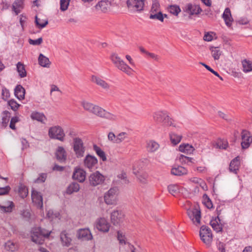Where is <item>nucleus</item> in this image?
I'll use <instances>...</instances> for the list:
<instances>
[{"label": "nucleus", "instance_id": "bf43d9fd", "mask_svg": "<svg viewBox=\"0 0 252 252\" xmlns=\"http://www.w3.org/2000/svg\"><path fill=\"white\" fill-rule=\"evenodd\" d=\"M19 121V118L17 117H13L11 118L9 127L12 129L15 130L16 129L15 124Z\"/></svg>", "mask_w": 252, "mask_h": 252}, {"label": "nucleus", "instance_id": "a18cd8bd", "mask_svg": "<svg viewBox=\"0 0 252 252\" xmlns=\"http://www.w3.org/2000/svg\"><path fill=\"white\" fill-rule=\"evenodd\" d=\"M93 81L104 89L107 90L109 88L110 85L104 80H93Z\"/></svg>", "mask_w": 252, "mask_h": 252}, {"label": "nucleus", "instance_id": "7ed1b4c3", "mask_svg": "<svg viewBox=\"0 0 252 252\" xmlns=\"http://www.w3.org/2000/svg\"><path fill=\"white\" fill-rule=\"evenodd\" d=\"M111 60L115 66L119 70L125 72L128 75H130L133 71L124 61L116 53H113L111 56Z\"/></svg>", "mask_w": 252, "mask_h": 252}, {"label": "nucleus", "instance_id": "052dcab7", "mask_svg": "<svg viewBox=\"0 0 252 252\" xmlns=\"http://www.w3.org/2000/svg\"><path fill=\"white\" fill-rule=\"evenodd\" d=\"M218 113L219 116L222 119H223L227 121H230L231 120V118L228 114H225L220 111H218Z\"/></svg>", "mask_w": 252, "mask_h": 252}, {"label": "nucleus", "instance_id": "79ce46f5", "mask_svg": "<svg viewBox=\"0 0 252 252\" xmlns=\"http://www.w3.org/2000/svg\"><path fill=\"white\" fill-rule=\"evenodd\" d=\"M228 146V142L224 139H219L215 146L219 149H226Z\"/></svg>", "mask_w": 252, "mask_h": 252}, {"label": "nucleus", "instance_id": "09e8293b", "mask_svg": "<svg viewBox=\"0 0 252 252\" xmlns=\"http://www.w3.org/2000/svg\"><path fill=\"white\" fill-rule=\"evenodd\" d=\"M168 10L171 14H173L176 16L178 15V14L181 11V9L179 6L176 5H170Z\"/></svg>", "mask_w": 252, "mask_h": 252}, {"label": "nucleus", "instance_id": "a878e982", "mask_svg": "<svg viewBox=\"0 0 252 252\" xmlns=\"http://www.w3.org/2000/svg\"><path fill=\"white\" fill-rule=\"evenodd\" d=\"M23 8V0H15L12 6V11L15 13V14L18 15Z\"/></svg>", "mask_w": 252, "mask_h": 252}, {"label": "nucleus", "instance_id": "680f3d73", "mask_svg": "<svg viewBox=\"0 0 252 252\" xmlns=\"http://www.w3.org/2000/svg\"><path fill=\"white\" fill-rule=\"evenodd\" d=\"M117 238L120 244H126V243L125 240V237L124 235H123L122 233L120 231H118Z\"/></svg>", "mask_w": 252, "mask_h": 252}, {"label": "nucleus", "instance_id": "9b49d317", "mask_svg": "<svg viewBox=\"0 0 252 252\" xmlns=\"http://www.w3.org/2000/svg\"><path fill=\"white\" fill-rule=\"evenodd\" d=\"M221 210L217 211V217L211 220L210 224L213 229L217 232H221L222 230V224L220 219V215L221 214Z\"/></svg>", "mask_w": 252, "mask_h": 252}, {"label": "nucleus", "instance_id": "dca6fc26", "mask_svg": "<svg viewBox=\"0 0 252 252\" xmlns=\"http://www.w3.org/2000/svg\"><path fill=\"white\" fill-rule=\"evenodd\" d=\"M185 11L190 15H197L202 11V9L198 5L188 3L185 7Z\"/></svg>", "mask_w": 252, "mask_h": 252}, {"label": "nucleus", "instance_id": "bb28decb", "mask_svg": "<svg viewBox=\"0 0 252 252\" xmlns=\"http://www.w3.org/2000/svg\"><path fill=\"white\" fill-rule=\"evenodd\" d=\"M56 157L60 162H64L66 158L65 151L62 147H59L56 152Z\"/></svg>", "mask_w": 252, "mask_h": 252}, {"label": "nucleus", "instance_id": "0e129e2a", "mask_svg": "<svg viewBox=\"0 0 252 252\" xmlns=\"http://www.w3.org/2000/svg\"><path fill=\"white\" fill-rule=\"evenodd\" d=\"M2 96L4 100H6L10 96V93L8 90L6 88H3L2 90Z\"/></svg>", "mask_w": 252, "mask_h": 252}, {"label": "nucleus", "instance_id": "cd10ccee", "mask_svg": "<svg viewBox=\"0 0 252 252\" xmlns=\"http://www.w3.org/2000/svg\"><path fill=\"white\" fill-rule=\"evenodd\" d=\"M32 196L33 201L35 203L38 204L40 207L42 208L43 207V199L40 193L36 191L33 190L32 191Z\"/></svg>", "mask_w": 252, "mask_h": 252}, {"label": "nucleus", "instance_id": "393cba45", "mask_svg": "<svg viewBox=\"0 0 252 252\" xmlns=\"http://www.w3.org/2000/svg\"><path fill=\"white\" fill-rule=\"evenodd\" d=\"M240 166L239 157L234 158L229 164V170L230 172L237 174Z\"/></svg>", "mask_w": 252, "mask_h": 252}, {"label": "nucleus", "instance_id": "b1692460", "mask_svg": "<svg viewBox=\"0 0 252 252\" xmlns=\"http://www.w3.org/2000/svg\"><path fill=\"white\" fill-rule=\"evenodd\" d=\"M15 205L12 201H7L4 205H0V210L2 213H9L12 212Z\"/></svg>", "mask_w": 252, "mask_h": 252}, {"label": "nucleus", "instance_id": "ddd939ff", "mask_svg": "<svg viewBox=\"0 0 252 252\" xmlns=\"http://www.w3.org/2000/svg\"><path fill=\"white\" fill-rule=\"evenodd\" d=\"M145 0H127L126 3L128 8H134L136 11L143 10Z\"/></svg>", "mask_w": 252, "mask_h": 252}, {"label": "nucleus", "instance_id": "3c124183", "mask_svg": "<svg viewBox=\"0 0 252 252\" xmlns=\"http://www.w3.org/2000/svg\"><path fill=\"white\" fill-rule=\"evenodd\" d=\"M203 200H204V204L208 209H211L213 208V204L211 200V199L208 197V196L205 194L203 196Z\"/></svg>", "mask_w": 252, "mask_h": 252}, {"label": "nucleus", "instance_id": "f8f14e48", "mask_svg": "<svg viewBox=\"0 0 252 252\" xmlns=\"http://www.w3.org/2000/svg\"><path fill=\"white\" fill-rule=\"evenodd\" d=\"M242 148L245 149L249 148L250 144L252 143V137L250 133L246 130H243L242 132Z\"/></svg>", "mask_w": 252, "mask_h": 252}, {"label": "nucleus", "instance_id": "58836bf2", "mask_svg": "<svg viewBox=\"0 0 252 252\" xmlns=\"http://www.w3.org/2000/svg\"><path fill=\"white\" fill-rule=\"evenodd\" d=\"M17 70L20 77L23 78L26 76L27 72L24 65L20 62L18 63L17 64Z\"/></svg>", "mask_w": 252, "mask_h": 252}, {"label": "nucleus", "instance_id": "603ef678", "mask_svg": "<svg viewBox=\"0 0 252 252\" xmlns=\"http://www.w3.org/2000/svg\"><path fill=\"white\" fill-rule=\"evenodd\" d=\"M70 0H60V9L63 11H65L68 8Z\"/></svg>", "mask_w": 252, "mask_h": 252}, {"label": "nucleus", "instance_id": "0eeeda50", "mask_svg": "<svg viewBox=\"0 0 252 252\" xmlns=\"http://www.w3.org/2000/svg\"><path fill=\"white\" fill-rule=\"evenodd\" d=\"M117 188H111L104 195L105 202L108 205L115 204L117 200Z\"/></svg>", "mask_w": 252, "mask_h": 252}, {"label": "nucleus", "instance_id": "2eb2a0df", "mask_svg": "<svg viewBox=\"0 0 252 252\" xmlns=\"http://www.w3.org/2000/svg\"><path fill=\"white\" fill-rule=\"evenodd\" d=\"M72 178L83 183L86 179V172L82 169L76 168L74 170Z\"/></svg>", "mask_w": 252, "mask_h": 252}, {"label": "nucleus", "instance_id": "f257e3e1", "mask_svg": "<svg viewBox=\"0 0 252 252\" xmlns=\"http://www.w3.org/2000/svg\"><path fill=\"white\" fill-rule=\"evenodd\" d=\"M81 105L85 110L98 117L111 120H114L116 119V115L106 111L99 106L94 104L91 102L83 101L81 102Z\"/></svg>", "mask_w": 252, "mask_h": 252}, {"label": "nucleus", "instance_id": "5701e85b", "mask_svg": "<svg viewBox=\"0 0 252 252\" xmlns=\"http://www.w3.org/2000/svg\"><path fill=\"white\" fill-rule=\"evenodd\" d=\"M188 170L183 166H178L177 167H173L171 170V174L175 176H183L188 173Z\"/></svg>", "mask_w": 252, "mask_h": 252}, {"label": "nucleus", "instance_id": "2f4dec72", "mask_svg": "<svg viewBox=\"0 0 252 252\" xmlns=\"http://www.w3.org/2000/svg\"><path fill=\"white\" fill-rule=\"evenodd\" d=\"M159 147V145L154 140H150L147 142V149L148 152L153 153L156 152Z\"/></svg>", "mask_w": 252, "mask_h": 252}, {"label": "nucleus", "instance_id": "f3484780", "mask_svg": "<svg viewBox=\"0 0 252 252\" xmlns=\"http://www.w3.org/2000/svg\"><path fill=\"white\" fill-rule=\"evenodd\" d=\"M124 214L122 212L114 211L111 214V220L115 225H119L123 221Z\"/></svg>", "mask_w": 252, "mask_h": 252}, {"label": "nucleus", "instance_id": "1a4fd4ad", "mask_svg": "<svg viewBox=\"0 0 252 252\" xmlns=\"http://www.w3.org/2000/svg\"><path fill=\"white\" fill-rule=\"evenodd\" d=\"M89 180L92 186H96L102 184L105 180V177L98 171H96L90 175Z\"/></svg>", "mask_w": 252, "mask_h": 252}, {"label": "nucleus", "instance_id": "4d7b16f0", "mask_svg": "<svg viewBox=\"0 0 252 252\" xmlns=\"http://www.w3.org/2000/svg\"><path fill=\"white\" fill-rule=\"evenodd\" d=\"M43 42V39L42 37L38 38L37 39L33 40L32 39H29V43L33 45H39Z\"/></svg>", "mask_w": 252, "mask_h": 252}, {"label": "nucleus", "instance_id": "338daca9", "mask_svg": "<svg viewBox=\"0 0 252 252\" xmlns=\"http://www.w3.org/2000/svg\"><path fill=\"white\" fill-rule=\"evenodd\" d=\"M10 189V188L9 186H6L4 188H0V195L8 194Z\"/></svg>", "mask_w": 252, "mask_h": 252}, {"label": "nucleus", "instance_id": "4be33fe9", "mask_svg": "<svg viewBox=\"0 0 252 252\" xmlns=\"http://www.w3.org/2000/svg\"><path fill=\"white\" fill-rule=\"evenodd\" d=\"M222 18H223L226 26L228 27H230L232 25V22H233V20L229 8H225L222 14Z\"/></svg>", "mask_w": 252, "mask_h": 252}, {"label": "nucleus", "instance_id": "37998d69", "mask_svg": "<svg viewBox=\"0 0 252 252\" xmlns=\"http://www.w3.org/2000/svg\"><path fill=\"white\" fill-rule=\"evenodd\" d=\"M168 190L170 194L175 196L179 192V188L177 185L172 184L168 186Z\"/></svg>", "mask_w": 252, "mask_h": 252}, {"label": "nucleus", "instance_id": "c85d7f7f", "mask_svg": "<svg viewBox=\"0 0 252 252\" xmlns=\"http://www.w3.org/2000/svg\"><path fill=\"white\" fill-rule=\"evenodd\" d=\"M14 94L15 96L21 100L24 98L25 90L21 85H17L14 90Z\"/></svg>", "mask_w": 252, "mask_h": 252}, {"label": "nucleus", "instance_id": "72a5a7b5", "mask_svg": "<svg viewBox=\"0 0 252 252\" xmlns=\"http://www.w3.org/2000/svg\"><path fill=\"white\" fill-rule=\"evenodd\" d=\"M243 70L244 72L247 73L252 71V62L246 59L242 61Z\"/></svg>", "mask_w": 252, "mask_h": 252}, {"label": "nucleus", "instance_id": "9d476101", "mask_svg": "<svg viewBox=\"0 0 252 252\" xmlns=\"http://www.w3.org/2000/svg\"><path fill=\"white\" fill-rule=\"evenodd\" d=\"M187 214L190 219L194 223H200L201 212L197 207L187 210Z\"/></svg>", "mask_w": 252, "mask_h": 252}, {"label": "nucleus", "instance_id": "a211bd4d", "mask_svg": "<svg viewBox=\"0 0 252 252\" xmlns=\"http://www.w3.org/2000/svg\"><path fill=\"white\" fill-rule=\"evenodd\" d=\"M84 163L86 167L92 169L97 163V159L94 156L88 155L84 159Z\"/></svg>", "mask_w": 252, "mask_h": 252}, {"label": "nucleus", "instance_id": "f704fd0d", "mask_svg": "<svg viewBox=\"0 0 252 252\" xmlns=\"http://www.w3.org/2000/svg\"><path fill=\"white\" fill-rule=\"evenodd\" d=\"M93 150L95 152L97 155L102 159V161H105L107 160L105 152L102 151L100 147L97 146L96 145H94Z\"/></svg>", "mask_w": 252, "mask_h": 252}, {"label": "nucleus", "instance_id": "6e6d98bb", "mask_svg": "<svg viewBox=\"0 0 252 252\" xmlns=\"http://www.w3.org/2000/svg\"><path fill=\"white\" fill-rule=\"evenodd\" d=\"M19 193L20 196L23 198L26 197L28 194V190L26 189L25 187H20L19 188Z\"/></svg>", "mask_w": 252, "mask_h": 252}, {"label": "nucleus", "instance_id": "49530a36", "mask_svg": "<svg viewBox=\"0 0 252 252\" xmlns=\"http://www.w3.org/2000/svg\"><path fill=\"white\" fill-rule=\"evenodd\" d=\"M179 161L181 163H187L189 164V163L192 162V160L193 159L191 158L188 157L183 155L180 156L179 158Z\"/></svg>", "mask_w": 252, "mask_h": 252}, {"label": "nucleus", "instance_id": "c9c22d12", "mask_svg": "<svg viewBox=\"0 0 252 252\" xmlns=\"http://www.w3.org/2000/svg\"><path fill=\"white\" fill-rule=\"evenodd\" d=\"M182 135L177 134L174 132H171L170 134V139L171 143L174 145L178 144L182 139Z\"/></svg>", "mask_w": 252, "mask_h": 252}, {"label": "nucleus", "instance_id": "aec40b11", "mask_svg": "<svg viewBox=\"0 0 252 252\" xmlns=\"http://www.w3.org/2000/svg\"><path fill=\"white\" fill-rule=\"evenodd\" d=\"M111 2L109 0H105L99 1L95 6L96 10L105 13L108 10Z\"/></svg>", "mask_w": 252, "mask_h": 252}, {"label": "nucleus", "instance_id": "39448f33", "mask_svg": "<svg viewBox=\"0 0 252 252\" xmlns=\"http://www.w3.org/2000/svg\"><path fill=\"white\" fill-rule=\"evenodd\" d=\"M48 135L51 139L59 140L61 141H63L64 139L65 133L63 129L59 126L51 127L48 131Z\"/></svg>", "mask_w": 252, "mask_h": 252}, {"label": "nucleus", "instance_id": "4c0bfd02", "mask_svg": "<svg viewBox=\"0 0 252 252\" xmlns=\"http://www.w3.org/2000/svg\"><path fill=\"white\" fill-rule=\"evenodd\" d=\"M167 15L162 14L161 12H157L155 13H151L150 18L151 19H157L161 22L163 21L164 17H166Z\"/></svg>", "mask_w": 252, "mask_h": 252}, {"label": "nucleus", "instance_id": "13d9d810", "mask_svg": "<svg viewBox=\"0 0 252 252\" xmlns=\"http://www.w3.org/2000/svg\"><path fill=\"white\" fill-rule=\"evenodd\" d=\"M159 4L158 2H154L153 3L151 13H155L157 12H161L159 10Z\"/></svg>", "mask_w": 252, "mask_h": 252}, {"label": "nucleus", "instance_id": "6e6552de", "mask_svg": "<svg viewBox=\"0 0 252 252\" xmlns=\"http://www.w3.org/2000/svg\"><path fill=\"white\" fill-rule=\"evenodd\" d=\"M73 150L77 158H81L84 156L85 147L82 139L76 137L73 139Z\"/></svg>", "mask_w": 252, "mask_h": 252}, {"label": "nucleus", "instance_id": "f03ea898", "mask_svg": "<svg viewBox=\"0 0 252 252\" xmlns=\"http://www.w3.org/2000/svg\"><path fill=\"white\" fill-rule=\"evenodd\" d=\"M50 231L41 227H34L31 231L32 240L36 244H42L43 243L45 238H48Z\"/></svg>", "mask_w": 252, "mask_h": 252}, {"label": "nucleus", "instance_id": "5fc2aeb1", "mask_svg": "<svg viewBox=\"0 0 252 252\" xmlns=\"http://www.w3.org/2000/svg\"><path fill=\"white\" fill-rule=\"evenodd\" d=\"M40 20L37 18V16L35 17V22L37 26H38L40 28H43L48 24V21L47 20H45L44 22H40Z\"/></svg>", "mask_w": 252, "mask_h": 252}, {"label": "nucleus", "instance_id": "412c9836", "mask_svg": "<svg viewBox=\"0 0 252 252\" xmlns=\"http://www.w3.org/2000/svg\"><path fill=\"white\" fill-rule=\"evenodd\" d=\"M109 224L104 218H100L96 223V228L100 231L106 232L109 231Z\"/></svg>", "mask_w": 252, "mask_h": 252}, {"label": "nucleus", "instance_id": "6ab92c4d", "mask_svg": "<svg viewBox=\"0 0 252 252\" xmlns=\"http://www.w3.org/2000/svg\"><path fill=\"white\" fill-rule=\"evenodd\" d=\"M4 250L8 252H15L19 249L18 243L12 240H8L6 242L4 245Z\"/></svg>", "mask_w": 252, "mask_h": 252}, {"label": "nucleus", "instance_id": "8fccbe9b", "mask_svg": "<svg viewBox=\"0 0 252 252\" xmlns=\"http://www.w3.org/2000/svg\"><path fill=\"white\" fill-rule=\"evenodd\" d=\"M127 134L126 132H121L117 136L115 143H120L127 138Z\"/></svg>", "mask_w": 252, "mask_h": 252}, {"label": "nucleus", "instance_id": "e433bc0d", "mask_svg": "<svg viewBox=\"0 0 252 252\" xmlns=\"http://www.w3.org/2000/svg\"><path fill=\"white\" fill-rule=\"evenodd\" d=\"M210 50L211 52L212 56L215 60H218L220 59L221 54V51L220 50L218 47H210Z\"/></svg>", "mask_w": 252, "mask_h": 252}, {"label": "nucleus", "instance_id": "4468645a", "mask_svg": "<svg viewBox=\"0 0 252 252\" xmlns=\"http://www.w3.org/2000/svg\"><path fill=\"white\" fill-rule=\"evenodd\" d=\"M77 237L79 239L82 240H90L93 236L89 228H81L77 231Z\"/></svg>", "mask_w": 252, "mask_h": 252}, {"label": "nucleus", "instance_id": "ea45409f", "mask_svg": "<svg viewBox=\"0 0 252 252\" xmlns=\"http://www.w3.org/2000/svg\"><path fill=\"white\" fill-rule=\"evenodd\" d=\"M179 149L180 151L187 153H191L194 150L193 147L189 144L180 145Z\"/></svg>", "mask_w": 252, "mask_h": 252}, {"label": "nucleus", "instance_id": "c756f323", "mask_svg": "<svg viewBox=\"0 0 252 252\" xmlns=\"http://www.w3.org/2000/svg\"><path fill=\"white\" fill-rule=\"evenodd\" d=\"M38 61L39 64L44 67H49L51 63L49 59L41 53L39 55Z\"/></svg>", "mask_w": 252, "mask_h": 252}, {"label": "nucleus", "instance_id": "473e14b6", "mask_svg": "<svg viewBox=\"0 0 252 252\" xmlns=\"http://www.w3.org/2000/svg\"><path fill=\"white\" fill-rule=\"evenodd\" d=\"M80 186L76 182L71 183L67 187L66 189V193L71 194L73 192H77L79 190Z\"/></svg>", "mask_w": 252, "mask_h": 252}, {"label": "nucleus", "instance_id": "774afa93", "mask_svg": "<svg viewBox=\"0 0 252 252\" xmlns=\"http://www.w3.org/2000/svg\"><path fill=\"white\" fill-rule=\"evenodd\" d=\"M217 247L220 252H225V244L223 243L219 242Z\"/></svg>", "mask_w": 252, "mask_h": 252}, {"label": "nucleus", "instance_id": "de8ad7c7", "mask_svg": "<svg viewBox=\"0 0 252 252\" xmlns=\"http://www.w3.org/2000/svg\"><path fill=\"white\" fill-rule=\"evenodd\" d=\"M8 104L11 107V109L14 111L17 110L19 107L20 106L14 99H11L9 100L8 101Z\"/></svg>", "mask_w": 252, "mask_h": 252}, {"label": "nucleus", "instance_id": "7c9ffc66", "mask_svg": "<svg viewBox=\"0 0 252 252\" xmlns=\"http://www.w3.org/2000/svg\"><path fill=\"white\" fill-rule=\"evenodd\" d=\"M60 237L63 246L68 247L70 245L71 239L68 237L65 231L61 233Z\"/></svg>", "mask_w": 252, "mask_h": 252}, {"label": "nucleus", "instance_id": "20e7f679", "mask_svg": "<svg viewBox=\"0 0 252 252\" xmlns=\"http://www.w3.org/2000/svg\"><path fill=\"white\" fill-rule=\"evenodd\" d=\"M154 121L158 123H161L166 126H175L172 122L171 119L164 111H158L153 114Z\"/></svg>", "mask_w": 252, "mask_h": 252}, {"label": "nucleus", "instance_id": "e2e57ef3", "mask_svg": "<svg viewBox=\"0 0 252 252\" xmlns=\"http://www.w3.org/2000/svg\"><path fill=\"white\" fill-rule=\"evenodd\" d=\"M202 65H203L208 70L210 71V72H211L212 73H213V74H214L216 76H217L218 77H219L220 79H222L221 77H220L219 73L215 71V70H214L213 69H212L209 66H208V65L204 63H201Z\"/></svg>", "mask_w": 252, "mask_h": 252}, {"label": "nucleus", "instance_id": "a19ab883", "mask_svg": "<svg viewBox=\"0 0 252 252\" xmlns=\"http://www.w3.org/2000/svg\"><path fill=\"white\" fill-rule=\"evenodd\" d=\"M2 115V125L4 127H6L9 122L10 113L8 111H3Z\"/></svg>", "mask_w": 252, "mask_h": 252}, {"label": "nucleus", "instance_id": "423d86ee", "mask_svg": "<svg viewBox=\"0 0 252 252\" xmlns=\"http://www.w3.org/2000/svg\"><path fill=\"white\" fill-rule=\"evenodd\" d=\"M199 235L201 240L206 245H210L212 241L213 236L210 228L202 225L200 229Z\"/></svg>", "mask_w": 252, "mask_h": 252}, {"label": "nucleus", "instance_id": "69168bd1", "mask_svg": "<svg viewBox=\"0 0 252 252\" xmlns=\"http://www.w3.org/2000/svg\"><path fill=\"white\" fill-rule=\"evenodd\" d=\"M118 177L119 179H121V180H123V182L125 184H128V182H129L128 180L127 179V177H126V173H125V172H122L121 174H119L118 175Z\"/></svg>", "mask_w": 252, "mask_h": 252}, {"label": "nucleus", "instance_id": "864d4df0", "mask_svg": "<svg viewBox=\"0 0 252 252\" xmlns=\"http://www.w3.org/2000/svg\"><path fill=\"white\" fill-rule=\"evenodd\" d=\"M47 177L46 173H41L39 174V177L34 181L36 183H43L45 181Z\"/></svg>", "mask_w": 252, "mask_h": 252}, {"label": "nucleus", "instance_id": "c03bdc74", "mask_svg": "<svg viewBox=\"0 0 252 252\" xmlns=\"http://www.w3.org/2000/svg\"><path fill=\"white\" fill-rule=\"evenodd\" d=\"M31 118L33 120H36L39 122H42L45 118V117L42 113L33 112L31 115Z\"/></svg>", "mask_w": 252, "mask_h": 252}]
</instances>
